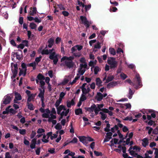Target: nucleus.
I'll return each instance as SVG.
<instances>
[{
    "label": "nucleus",
    "mask_w": 158,
    "mask_h": 158,
    "mask_svg": "<svg viewBox=\"0 0 158 158\" xmlns=\"http://www.w3.org/2000/svg\"><path fill=\"white\" fill-rule=\"evenodd\" d=\"M127 81L131 85L134 86V88L136 89L141 88L143 86L141 77L139 74H136L135 77L134 79L133 82H132L129 79H127Z\"/></svg>",
    "instance_id": "f257e3e1"
},
{
    "label": "nucleus",
    "mask_w": 158,
    "mask_h": 158,
    "mask_svg": "<svg viewBox=\"0 0 158 158\" xmlns=\"http://www.w3.org/2000/svg\"><path fill=\"white\" fill-rule=\"evenodd\" d=\"M80 19L82 23L86 27V28H88L89 27L90 25L92 24L91 21H88L87 18L85 16H81L80 17Z\"/></svg>",
    "instance_id": "f03ea898"
},
{
    "label": "nucleus",
    "mask_w": 158,
    "mask_h": 158,
    "mask_svg": "<svg viewBox=\"0 0 158 158\" xmlns=\"http://www.w3.org/2000/svg\"><path fill=\"white\" fill-rule=\"evenodd\" d=\"M12 54H13L14 55L15 54L16 55V59L19 60H20L23 59V52L22 51L18 49L17 50V52H12Z\"/></svg>",
    "instance_id": "7ed1b4c3"
},
{
    "label": "nucleus",
    "mask_w": 158,
    "mask_h": 158,
    "mask_svg": "<svg viewBox=\"0 0 158 158\" xmlns=\"http://www.w3.org/2000/svg\"><path fill=\"white\" fill-rule=\"evenodd\" d=\"M11 99V98L8 94L5 96L2 101L3 102L1 104V107L2 108V106H4L3 105V104L6 105L9 104L10 102Z\"/></svg>",
    "instance_id": "20e7f679"
},
{
    "label": "nucleus",
    "mask_w": 158,
    "mask_h": 158,
    "mask_svg": "<svg viewBox=\"0 0 158 158\" xmlns=\"http://www.w3.org/2000/svg\"><path fill=\"white\" fill-rule=\"evenodd\" d=\"M82 48L83 46L81 45H75L71 48V52L72 53H73V52L76 51L77 49L78 51H80Z\"/></svg>",
    "instance_id": "39448f33"
},
{
    "label": "nucleus",
    "mask_w": 158,
    "mask_h": 158,
    "mask_svg": "<svg viewBox=\"0 0 158 158\" xmlns=\"http://www.w3.org/2000/svg\"><path fill=\"white\" fill-rule=\"evenodd\" d=\"M49 58L50 59L53 60V62L54 64L56 65L57 64L58 60L57 56H54L51 54H50Z\"/></svg>",
    "instance_id": "423d86ee"
},
{
    "label": "nucleus",
    "mask_w": 158,
    "mask_h": 158,
    "mask_svg": "<svg viewBox=\"0 0 158 158\" xmlns=\"http://www.w3.org/2000/svg\"><path fill=\"white\" fill-rule=\"evenodd\" d=\"M77 137L79 139L80 141L84 144L85 145L88 143V142H87V137L80 136H77Z\"/></svg>",
    "instance_id": "0eeeda50"
},
{
    "label": "nucleus",
    "mask_w": 158,
    "mask_h": 158,
    "mask_svg": "<svg viewBox=\"0 0 158 158\" xmlns=\"http://www.w3.org/2000/svg\"><path fill=\"white\" fill-rule=\"evenodd\" d=\"M64 64L68 68L70 69L73 67L74 63L73 61H69L66 60L64 61Z\"/></svg>",
    "instance_id": "6e6552de"
},
{
    "label": "nucleus",
    "mask_w": 158,
    "mask_h": 158,
    "mask_svg": "<svg viewBox=\"0 0 158 158\" xmlns=\"http://www.w3.org/2000/svg\"><path fill=\"white\" fill-rule=\"evenodd\" d=\"M37 12L36 8L35 7L30 8V11L29 12V15H31L34 16Z\"/></svg>",
    "instance_id": "1a4fd4ad"
},
{
    "label": "nucleus",
    "mask_w": 158,
    "mask_h": 158,
    "mask_svg": "<svg viewBox=\"0 0 158 158\" xmlns=\"http://www.w3.org/2000/svg\"><path fill=\"white\" fill-rule=\"evenodd\" d=\"M74 59V57L73 56H70L68 57L66 56H64L62 57L61 59V61H64L65 60H67L69 61H73Z\"/></svg>",
    "instance_id": "9d476101"
},
{
    "label": "nucleus",
    "mask_w": 158,
    "mask_h": 158,
    "mask_svg": "<svg viewBox=\"0 0 158 158\" xmlns=\"http://www.w3.org/2000/svg\"><path fill=\"white\" fill-rule=\"evenodd\" d=\"M142 145L144 147H146L148 145L149 141L147 138H145L142 140Z\"/></svg>",
    "instance_id": "9b49d317"
},
{
    "label": "nucleus",
    "mask_w": 158,
    "mask_h": 158,
    "mask_svg": "<svg viewBox=\"0 0 158 158\" xmlns=\"http://www.w3.org/2000/svg\"><path fill=\"white\" fill-rule=\"evenodd\" d=\"M54 40L53 38L52 37L50 38L48 41V43L49 44L48 45V47L49 48H52L54 44Z\"/></svg>",
    "instance_id": "f8f14e48"
},
{
    "label": "nucleus",
    "mask_w": 158,
    "mask_h": 158,
    "mask_svg": "<svg viewBox=\"0 0 158 158\" xmlns=\"http://www.w3.org/2000/svg\"><path fill=\"white\" fill-rule=\"evenodd\" d=\"M102 94L100 92H98L96 96V98L98 101H101L103 99Z\"/></svg>",
    "instance_id": "ddd939ff"
},
{
    "label": "nucleus",
    "mask_w": 158,
    "mask_h": 158,
    "mask_svg": "<svg viewBox=\"0 0 158 158\" xmlns=\"http://www.w3.org/2000/svg\"><path fill=\"white\" fill-rule=\"evenodd\" d=\"M96 106L95 104H94L93 105H92L90 107H85V110L89 112H93L95 108H96Z\"/></svg>",
    "instance_id": "4468645a"
},
{
    "label": "nucleus",
    "mask_w": 158,
    "mask_h": 158,
    "mask_svg": "<svg viewBox=\"0 0 158 158\" xmlns=\"http://www.w3.org/2000/svg\"><path fill=\"white\" fill-rule=\"evenodd\" d=\"M117 82L115 81H112L107 84V88L109 89L110 88L114 87L117 85Z\"/></svg>",
    "instance_id": "2eb2a0df"
},
{
    "label": "nucleus",
    "mask_w": 158,
    "mask_h": 158,
    "mask_svg": "<svg viewBox=\"0 0 158 158\" xmlns=\"http://www.w3.org/2000/svg\"><path fill=\"white\" fill-rule=\"evenodd\" d=\"M13 66L14 68V69H12L11 70L12 71V72L13 74H17L18 73V65L17 64H14Z\"/></svg>",
    "instance_id": "dca6fc26"
},
{
    "label": "nucleus",
    "mask_w": 158,
    "mask_h": 158,
    "mask_svg": "<svg viewBox=\"0 0 158 158\" xmlns=\"http://www.w3.org/2000/svg\"><path fill=\"white\" fill-rule=\"evenodd\" d=\"M75 103L73 99H72L71 101H67V106L68 108H70L72 105L73 106Z\"/></svg>",
    "instance_id": "f3484780"
},
{
    "label": "nucleus",
    "mask_w": 158,
    "mask_h": 158,
    "mask_svg": "<svg viewBox=\"0 0 158 158\" xmlns=\"http://www.w3.org/2000/svg\"><path fill=\"white\" fill-rule=\"evenodd\" d=\"M40 91V93L39 94L38 96L39 98H43L44 97L45 93V89L42 90V89L40 88L39 89Z\"/></svg>",
    "instance_id": "a211bd4d"
},
{
    "label": "nucleus",
    "mask_w": 158,
    "mask_h": 158,
    "mask_svg": "<svg viewBox=\"0 0 158 158\" xmlns=\"http://www.w3.org/2000/svg\"><path fill=\"white\" fill-rule=\"evenodd\" d=\"M85 71V69H81L79 68L78 71V73L77 74V76H80L81 75H83Z\"/></svg>",
    "instance_id": "6ab92c4d"
},
{
    "label": "nucleus",
    "mask_w": 158,
    "mask_h": 158,
    "mask_svg": "<svg viewBox=\"0 0 158 158\" xmlns=\"http://www.w3.org/2000/svg\"><path fill=\"white\" fill-rule=\"evenodd\" d=\"M96 85L99 87L102 86V81L99 77L97 78L96 79Z\"/></svg>",
    "instance_id": "aec40b11"
},
{
    "label": "nucleus",
    "mask_w": 158,
    "mask_h": 158,
    "mask_svg": "<svg viewBox=\"0 0 158 158\" xmlns=\"http://www.w3.org/2000/svg\"><path fill=\"white\" fill-rule=\"evenodd\" d=\"M134 93V91H133L130 88H129V93L127 96L128 98L129 99H131Z\"/></svg>",
    "instance_id": "412c9836"
},
{
    "label": "nucleus",
    "mask_w": 158,
    "mask_h": 158,
    "mask_svg": "<svg viewBox=\"0 0 158 158\" xmlns=\"http://www.w3.org/2000/svg\"><path fill=\"white\" fill-rule=\"evenodd\" d=\"M27 108L28 109L31 110H33L34 109L35 107L32 103H30V102H27Z\"/></svg>",
    "instance_id": "4be33fe9"
},
{
    "label": "nucleus",
    "mask_w": 158,
    "mask_h": 158,
    "mask_svg": "<svg viewBox=\"0 0 158 158\" xmlns=\"http://www.w3.org/2000/svg\"><path fill=\"white\" fill-rule=\"evenodd\" d=\"M79 68L81 69H83V68H84V69H88L89 67H88L87 63H85L84 64H80V67Z\"/></svg>",
    "instance_id": "5701e85b"
},
{
    "label": "nucleus",
    "mask_w": 158,
    "mask_h": 158,
    "mask_svg": "<svg viewBox=\"0 0 158 158\" xmlns=\"http://www.w3.org/2000/svg\"><path fill=\"white\" fill-rule=\"evenodd\" d=\"M15 98L18 100H20L22 99V97L20 95V94L17 92L15 93Z\"/></svg>",
    "instance_id": "b1692460"
},
{
    "label": "nucleus",
    "mask_w": 158,
    "mask_h": 158,
    "mask_svg": "<svg viewBox=\"0 0 158 158\" xmlns=\"http://www.w3.org/2000/svg\"><path fill=\"white\" fill-rule=\"evenodd\" d=\"M63 105H61L59 106L56 107L57 113L58 114H60V113L61 110H63Z\"/></svg>",
    "instance_id": "393cba45"
},
{
    "label": "nucleus",
    "mask_w": 158,
    "mask_h": 158,
    "mask_svg": "<svg viewBox=\"0 0 158 158\" xmlns=\"http://www.w3.org/2000/svg\"><path fill=\"white\" fill-rule=\"evenodd\" d=\"M75 114L77 115H78L80 114H82V111L81 109L78 108L76 109L75 111Z\"/></svg>",
    "instance_id": "a878e982"
},
{
    "label": "nucleus",
    "mask_w": 158,
    "mask_h": 158,
    "mask_svg": "<svg viewBox=\"0 0 158 158\" xmlns=\"http://www.w3.org/2000/svg\"><path fill=\"white\" fill-rule=\"evenodd\" d=\"M38 80L40 81H42L45 79V77L41 73H39L37 77Z\"/></svg>",
    "instance_id": "bb28decb"
},
{
    "label": "nucleus",
    "mask_w": 158,
    "mask_h": 158,
    "mask_svg": "<svg viewBox=\"0 0 158 158\" xmlns=\"http://www.w3.org/2000/svg\"><path fill=\"white\" fill-rule=\"evenodd\" d=\"M28 98L27 99V102H30L31 100L34 98L35 96L33 94H31V95L28 96Z\"/></svg>",
    "instance_id": "cd10ccee"
},
{
    "label": "nucleus",
    "mask_w": 158,
    "mask_h": 158,
    "mask_svg": "<svg viewBox=\"0 0 158 158\" xmlns=\"http://www.w3.org/2000/svg\"><path fill=\"white\" fill-rule=\"evenodd\" d=\"M117 62L116 61H114V62L110 65V68L111 69H114L117 67Z\"/></svg>",
    "instance_id": "c85d7f7f"
},
{
    "label": "nucleus",
    "mask_w": 158,
    "mask_h": 158,
    "mask_svg": "<svg viewBox=\"0 0 158 158\" xmlns=\"http://www.w3.org/2000/svg\"><path fill=\"white\" fill-rule=\"evenodd\" d=\"M114 77L113 76L108 77L106 80V83H108L109 82L112 81L114 79Z\"/></svg>",
    "instance_id": "c756f323"
},
{
    "label": "nucleus",
    "mask_w": 158,
    "mask_h": 158,
    "mask_svg": "<svg viewBox=\"0 0 158 158\" xmlns=\"http://www.w3.org/2000/svg\"><path fill=\"white\" fill-rule=\"evenodd\" d=\"M109 51L111 54L114 55L116 54V51L114 48H110L109 49Z\"/></svg>",
    "instance_id": "7c9ffc66"
},
{
    "label": "nucleus",
    "mask_w": 158,
    "mask_h": 158,
    "mask_svg": "<svg viewBox=\"0 0 158 158\" xmlns=\"http://www.w3.org/2000/svg\"><path fill=\"white\" fill-rule=\"evenodd\" d=\"M101 70L99 67L96 66L94 67V73L95 74H97L98 72Z\"/></svg>",
    "instance_id": "2f4dec72"
},
{
    "label": "nucleus",
    "mask_w": 158,
    "mask_h": 158,
    "mask_svg": "<svg viewBox=\"0 0 158 158\" xmlns=\"http://www.w3.org/2000/svg\"><path fill=\"white\" fill-rule=\"evenodd\" d=\"M29 27L31 29H35L36 27V24L34 23H31L29 25Z\"/></svg>",
    "instance_id": "473e14b6"
},
{
    "label": "nucleus",
    "mask_w": 158,
    "mask_h": 158,
    "mask_svg": "<svg viewBox=\"0 0 158 158\" xmlns=\"http://www.w3.org/2000/svg\"><path fill=\"white\" fill-rule=\"evenodd\" d=\"M41 53L42 55H48L49 54V50L47 49H43Z\"/></svg>",
    "instance_id": "72a5a7b5"
},
{
    "label": "nucleus",
    "mask_w": 158,
    "mask_h": 158,
    "mask_svg": "<svg viewBox=\"0 0 158 158\" xmlns=\"http://www.w3.org/2000/svg\"><path fill=\"white\" fill-rule=\"evenodd\" d=\"M110 124L109 123H107L106 124V127L104 129V131L107 132H109L110 131Z\"/></svg>",
    "instance_id": "f704fd0d"
},
{
    "label": "nucleus",
    "mask_w": 158,
    "mask_h": 158,
    "mask_svg": "<svg viewBox=\"0 0 158 158\" xmlns=\"http://www.w3.org/2000/svg\"><path fill=\"white\" fill-rule=\"evenodd\" d=\"M61 99H58V100H57L56 102V103L55 104V106L56 107H57L59 106L60 104L61 103V101H62Z\"/></svg>",
    "instance_id": "c9c22d12"
},
{
    "label": "nucleus",
    "mask_w": 158,
    "mask_h": 158,
    "mask_svg": "<svg viewBox=\"0 0 158 158\" xmlns=\"http://www.w3.org/2000/svg\"><path fill=\"white\" fill-rule=\"evenodd\" d=\"M85 94H82L80 98V100L82 102H83L85 100H86L87 99L85 95Z\"/></svg>",
    "instance_id": "e433bc0d"
},
{
    "label": "nucleus",
    "mask_w": 158,
    "mask_h": 158,
    "mask_svg": "<svg viewBox=\"0 0 158 158\" xmlns=\"http://www.w3.org/2000/svg\"><path fill=\"white\" fill-rule=\"evenodd\" d=\"M55 128L56 130H60L62 129V126L60 123H58L55 126Z\"/></svg>",
    "instance_id": "4c0bfd02"
},
{
    "label": "nucleus",
    "mask_w": 158,
    "mask_h": 158,
    "mask_svg": "<svg viewBox=\"0 0 158 158\" xmlns=\"http://www.w3.org/2000/svg\"><path fill=\"white\" fill-rule=\"evenodd\" d=\"M40 87L41 88V89H45V87H44V85H45V83L43 81H40Z\"/></svg>",
    "instance_id": "58836bf2"
},
{
    "label": "nucleus",
    "mask_w": 158,
    "mask_h": 158,
    "mask_svg": "<svg viewBox=\"0 0 158 158\" xmlns=\"http://www.w3.org/2000/svg\"><path fill=\"white\" fill-rule=\"evenodd\" d=\"M101 43L98 42L97 44L94 45V48L100 49L101 48V46L100 45Z\"/></svg>",
    "instance_id": "ea45409f"
},
{
    "label": "nucleus",
    "mask_w": 158,
    "mask_h": 158,
    "mask_svg": "<svg viewBox=\"0 0 158 158\" xmlns=\"http://www.w3.org/2000/svg\"><path fill=\"white\" fill-rule=\"evenodd\" d=\"M114 58L113 57L111 58L110 59H108L107 60V63L110 65L114 62L115 60H114Z\"/></svg>",
    "instance_id": "a19ab883"
},
{
    "label": "nucleus",
    "mask_w": 158,
    "mask_h": 158,
    "mask_svg": "<svg viewBox=\"0 0 158 158\" xmlns=\"http://www.w3.org/2000/svg\"><path fill=\"white\" fill-rule=\"evenodd\" d=\"M144 122L146 123H148V125L150 126H152L154 122L152 120H150L149 122H148L147 120H145L144 121Z\"/></svg>",
    "instance_id": "79ce46f5"
},
{
    "label": "nucleus",
    "mask_w": 158,
    "mask_h": 158,
    "mask_svg": "<svg viewBox=\"0 0 158 158\" xmlns=\"http://www.w3.org/2000/svg\"><path fill=\"white\" fill-rule=\"evenodd\" d=\"M94 153L96 156H102V154L101 152H98L96 151H94Z\"/></svg>",
    "instance_id": "37998d69"
},
{
    "label": "nucleus",
    "mask_w": 158,
    "mask_h": 158,
    "mask_svg": "<svg viewBox=\"0 0 158 158\" xmlns=\"http://www.w3.org/2000/svg\"><path fill=\"white\" fill-rule=\"evenodd\" d=\"M80 78V76H77L74 78V80H73V81L71 82V85H73L75 83L76 81H77Z\"/></svg>",
    "instance_id": "c03bdc74"
},
{
    "label": "nucleus",
    "mask_w": 158,
    "mask_h": 158,
    "mask_svg": "<svg viewBox=\"0 0 158 158\" xmlns=\"http://www.w3.org/2000/svg\"><path fill=\"white\" fill-rule=\"evenodd\" d=\"M129 152L131 155L133 156L134 157H136V155H137V153H135V152L133 150L130 152Z\"/></svg>",
    "instance_id": "a18cd8bd"
},
{
    "label": "nucleus",
    "mask_w": 158,
    "mask_h": 158,
    "mask_svg": "<svg viewBox=\"0 0 158 158\" xmlns=\"http://www.w3.org/2000/svg\"><path fill=\"white\" fill-rule=\"evenodd\" d=\"M36 134V132L34 131H32L30 135V138L31 139L33 138Z\"/></svg>",
    "instance_id": "49530a36"
},
{
    "label": "nucleus",
    "mask_w": 158,
    "mask_h": 158,
    "mask_svg": "<svg viewBox=\"0 0 158 158\" xmlns=\"http://www.w3.org/2000/svg\"><path fill=\"white\" fill-rule=\"evenodd\" d=\"M19 132L20 134L24 135L26 134V130L25 129H20L19 130Z\"/></svg>",
    "instance_id": "de8ad7c7"
},
{
    "label": "nucleus",
    "mask_w": 158,
    "mask_h": 158,
    "mask_svg": "<svg viewBox=\"0 0 158 158\" xmlns=\"http://www.w3.org/2000/svg\"><path fill=\"white\" fill-rule=\"evenodd\" d=\"M45 132V130L43 128H39L37 131V133L38 134H40L44 133Z\"/></svg>",
    "instance_id": "09e8293b"
},
{
    "label": "nucleus",
    "mask_w": 158,
    "mask_h": 158,
    "mask_svg": "<svg viewBox=\"0 0 158 158\" xmlns=\"http://www.w3.org/2000/svg\"><path fill=\"white\" fill-rule=\"evenodd\" d=\"M121 77L123 80H124L127 77V76L123 73H121L120 74Z\"/></svg>",
    "instance_id": "8fccbe9b"
},
{
    "label": "nucleus",
    "mask_w": 158,
    "mask_h": 158,
    "mask_svg": "<svg viewBox=\"0 0 158 158\" xmlns=\"http://www.w3.org/2000/svg\"><path fill=\"white\" fill-rule=\"evenodd\" d=\"M42 57V56H40L39 57H37L35 58V61L38 63L40 61Z\"/></svg>",
    "instance_id": "3c124183"
},
{
    "label": "nucleus",
    "mask_w": 158,
    "mask_h": 158,
    "mask_svg": "<svg viewBox=\"0 0 158 158\" xmlns=\"http://www.w3.org/2000/svg\"><path fill=\"white\" fill-rule=\"evenodd\" d=\"M49 114H48L47 113H44L42 114V117L43 118H48L49 117Z\"/></svg>",
    "instance_id": "603ef678"
},
{
    "label": "nucleus",
    "mask_w": 158,
    "mask_h": 158,
    "mask_svg": "<svg viewBox=\"0 0 158 158\" xmlns=\"http://www.w3.org/2000/svg\"><path fill=\"white\" fill-rule=\"evenodd\" d=\"M22 43L23 44H24V46H26L27 47H28V41L26 40H23L22 41Z\"/></svg>",
    "instance_id": "864d4df0"
},
{
    "label": "nucleus",
    "mask_w": 158,
    "mask_h": 158,
    "mask_svg": "<svg viewBox=\"0 0 158 158\" xmlns=\"http://www.w3.org/2000/svg\"><path fill=\"white\" fill-rule=\"evenodd\" d=\"M133 150H135L136 151H139L141 150V148L137 146L136 145L134 146L133 147Z\"/></svg>",
    "instance_id": "5fc2aeb1"
},
{
    "label": "nucleus",
    "mask_w": 158,
    "mask_h": 158,
    "mask_svg": "<svg viewBox=\"0 0 158 158\" xmlns=\"http://www.w3.org/2000/svg\"><path fill=\"white\" fill-rule=\"evenodd\" d=\"M61 40V39L59 37H57L56 40V43L57 44H58Z\"/></svg>",
    "instance_id": "6e6d98bb"
},
{
    "label": "nucleus",
    "mask_w": 158,
    "mask_h": 158,
    "mask_svg": "<svg viewBox=\"0 0 158 158\" xmlns=\"http://www.w3.org/2000/svg\"><path fill=\"white\" fill-rule=\"evenodd\" d=\"M77 142V139L75 137H74L73 140L71 141H70L69 143H76Z\"/></svg>",
    "instance_id": "4d7b16f0"
},
{
    "label": "nucleus",
    "mask_w": 158,
    "mask_h": 158,
    "mask_svg": "<svg viewBox=\"0 0 158 158\" xmlns=\"http://www.w3.org/2000/svg\"><path fill=\"white\" fill-rule=\"evenodd\" d=\"M21 66L23 70H25L26 69H27L26 64L24 63H22L21 65Z\"/></svg>",
    "instance_id": "13d9d810"
},
{
    "label": "nucleus",
    "mask_w": 158,
    "mask_h": 158,
    "mask_svg": "<svg viewBox=\"0 0 158 158\" xmlns=\"http://www.w3.org/2000/svg\"><path fill=\"white\" fill-rule=\"evenodd\" d=\"M89 65L92 67L91 69L92 70V68L94 67V62L92 61H90L89 63Z\"/></svg>",
    "instance_id": "bf43d9fd"
},
{
    "label": "nucleus",
    "mask_w": 158,
    "mask_h": 158,
    "mask_svg": "<svg viewBox=\"0 0 158 158\" xmlns=\"http://www.w3.org/2000/svg\"><path fill=\"white\" fill-rule=\"evenodd\" d=\"M62 13L64 16H68L69 15V13L66 11H63Z\"/></svg>",
    "instance_id": "052dcab7"
},
{
    "label": "nucleus",
    "mask_w": 158,
    "mask_h": 158,
    "mask_svg": "<svg viewBox=\"0 0 158 158\" xmlns=\"http://www.w3.org/2000/svg\"><path fill=\"white\" fill-rule=\"evenodd\" d=\"M10 113H12V114H14L17 112V111L14 110L13 108H11L10 109Z\"/></svg>",
    "instance_id": "680f3d73"
},
{
    "label": "nucleus",
    "mask_w": 158,
    "mask_h": 158,
    "mask_svg": "<svg viewBox=\"0 0 158 158\" xmlns=\"http://www.w3.org/2000/svg\"><path fill=\"white\" fill-rule=\"evenodd\" d=\"M113 134L111 132H110L109 131L108 132H107L106 133V135L105 136L108 137L112 138V136Z\"/></svg>",
    "instance_id": "e2e57ef3"
},
{
    "label": "nucleus",
    "mask_w": 158,
    "mask_h": 158,
    "mask_svg": "<svg viewBox=\"0 0 158 158\" xmlns=\"http://www.w3.org/2000/svg\"><path fill=\"white\" fill-rule=\"evenodd\" d=\"M65 94L63 92H61L60 95V97L59 99H61L62 100V98L64 97Z\"/></svg>",
    "instance_id": "0e129e2a"
},
{
    "label": "nucleus",
    "mask_w": 158,
    "mask_h": 158,
    "mask_svg": "<svg viewBox=\"0 0 158 158\" xmlns=\"http://www.w3.org/2000/svg\"><path fill=\"white\" fill-rule=\"evenodd\" d=\"M24 47V45L23 44H20L18 46V48H20L22 49H23Z\"/></svg>",
    "instance_id": "69168bd1"
},
{
    "label": "nucleus",
    "mask_w": 158,
    "mask_h": 158,
    "mask_svg": "<svg viewBox=\"0 0 158 158\" xmlns=\"http://www.w3.org/2000/svg\"><path fill=\"white\" fill-rule=\"evenodd\" d=\"M5 158H11V156L10 155L9 152H8L6 153Z\"/></svg>",
    "instance_id": "338daca9"
},
{
    "label": "nucleus",
    "mask_w": 158,
    "mask_h": 158,
    "mask_svg": "<svg viewBox=\"0 0 158 158\" xmlns=\"http://www.w3.org/2000/svg\"><path fill=\"white\" fill-rule=\"evenodd\" d=\"M156 146V143L155 142H152L150 143L149 146L150 148H152Z\"/></svg>",
    "instance_id": "774afa93"
}]
</instances>
